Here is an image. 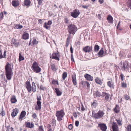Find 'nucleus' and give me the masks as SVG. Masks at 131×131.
<instances>
[{"label":"nucleus","instance_id":"nucleus-22","mask_svg":"<svg viewBox=\"0 0 131 131\" xmlns=\"http://www.w3.org/2000/svg\"><path fill=\"white\" fill-rule=\"evenodd\" d=\"M107 19L109 23L111 24L113 23V17L110 15H108Z\"/></svg>","mask_w":131,"mask_h":131},{"label":"nucleus","instance_id":"nucleus-4","mask_svg":"<svg viewBox=\"0 0 131 131\" xmlns=\"http://www.w3.org/2000/svg\"><path fill=\"white\" fill-rule=\"evenodd\" d=\"M77 27L74 25L71 24L68 26V30L70 34L74 35L77 31Z\"/></svg>","mask_w":131,"mask_h":131},{"label":"nucleus","instance_id":"nucleus-55","mask_svg":"<svg viewBox=\"0 0 131 131\" xmlns=\"http://www.w3.org/2000/svg\"><path fill=\"white\" fill-rule=\"evenodd\" d=\"M64 21L65 23H68L69 20L67 18H64Z\"/></svg>","mask_w":131,"mask_h":131},{"label":"nucleus","instance_id":"nucleus-30","mask_svg":"<svg viewBox=\"0 0 131 131\" xmlns=\"http://www.w3.org/2000/svg\"><path fill=\"white\" fill-rule=\"evenodd\" d=\"M12 5L16 7L19 5V3L17 1H13L12 2Z\"/></svg>","mask_w":131,"mask_h":131},{"label":"nucleus","instance_id":"nucleus-41","mask_svg":"<svg viewBox=\"0 0 131 131\" xmlns=\"http://www.w3.org/2000/svg\"><path fill=\"white\" fill-rule=\"evenodd\" d=\"M38 43V41L36 40L34 38L33 40L32 41V45L37 44Z\"/></svg>","mask_w":131,"mask_h":131},{"label":"nucleus","instance_id":"nucleus-40","mask_svg":"<svg viewBox=\"0 0 131 131\" xmlns=\"http://www.w3.org/2000/svg\"><path fill=\"white\" fill-rule=\"evenodd\" d=\"M24 57L21 56L20 53L19 54V61L20 62L21 60H24Z\"/></svg>","mask_w":131,"mask_h":131},{"label":"nucleus","instance_id":"nucleus-32","mask_svg":"<svg viewBox=\"0 0 131 131\" xmlns=\"http://www.w3.org/2000/svg\"><path fill=\"white\" fill-rule=\"evenodd\" d=\"M110 95L108 93L107 95L105 96V101L106 102H107L108 101V102L110 101V100H109V99L110 98ZM110 100H112V97L111 96L110 97Z\"/></svg>","mask_w":131,"mask_h":131},{"label":"nucleus","instance_id":"nucleus-58","mask_svg":"<svg viewBox=\"0 0 131 131\" xmlns=\"http://www.w3.org/2000/svg\"><path fill=\"white\" fill-rule=\"evenodd\" d=\"M71 59L72 61L74 62V59L73 56L72 54H71Z\"/></svg>","mask_w":131,"mask_h":131},{"label":"nucleus","instance_id":"nucleus-1","mask_svg":"<svg viewBox=\"0 0 131 131\" xmlns=\"http://www.w3.org/2000/svg\"><path fill=\"white\" fill-rule=\"evenodd\" d=\"M11 66V65L8 62L7 63L5 66V75L7 79L8 80H10L11 79L13 74Z\"/></svg>","mask_w":131,"mask_h":131},{"label":"nucleus","instance_id":"nucleus-24","mask_svg":"<svg viewBox=\"0 0 131 131\" xmlns=\"http://www.w3.org/2000/svg\"><path fill=\"white\" fill-rule=\"evenodd\" d=\"M29 37V35L28 33L25 32L22 35V38L24 40L28 39Z\"/></svg>","mask_w":131,"mask_h":131},{"label":"nucleus","instance_id":"nucleus-8","mask_svg":"<svg viewBox=\"0 0 131 131\" xmlns=\"http://www.w3.org/2000/svg\"><path fill=\"white\" fill-rule=\"evenodd\" d=\"M51 57L52 59L58 61H59V58L60 57L59 52L58 51H57V53H53L52 54Z\"/></svg>","mask_w":131,"mask_h":131},{"label":"nucleus","instance_id":"nucleus-57","mask_svg":"<svg viewBox=\"0 0 131 131\" xmlns=\"http://www.w3.org/2000/svg\"><path fill=\"white\" fill-rule=\"evenodd\" d=\"M47 23L48 24V25L50 26L52 24V22L51 20H49Z\"/></svg>","mask_w":131,"mask_h":131},{"label":"nucleus","instance_id":"nucleus-16","mask_svg":"<svg viewBox=\"0 0 131 131\" xmlns=\"http://www.w3.org/2000/svg\"><path fill=\"white\" fill-rule=\"evenodd\" d=\"M11 43L13 44L16 47H17L19 45V43L18 40L15 39H12Z\"/></svg>","mask_w":131,"mask_h":131},{"label":"nucleus","instance_id":"nucleus-36","mask_svg":"<svg viewBox=\"0 0 131 131\" xmlns=\"http://www.w3.org/2000/svg\"><path fill=\"white\" fill-rule=\"evenodd\" d=\"M32 91L33 92H35L36 91V86L35 85V83L34 82L32 83Z\"/></svg>","mask_w":131,"mask_h":131},{"label":"nucleus","instance_id":"nucleus-25","mask_svg":"<svg viewBox=\"0 0 131 131\" xmlns=\"http://www.w3.org/2000/svg\"><path fill=\"white\" fill-rule=\"evenodd\" d=\"M104 51L103 48H102L97 53V55L100 57H102L104 56Z\"/></svg>","mask_w":131,"mask_h":131},{"label":"nucleus","instance_id":"nucleus-23","mask_svg":"<svg viewBox=\"0 0 131 131\" xmlns=\"http://www.w3.org/2000/svg\"><path fill=\"white\" fill-rule=\"evenodd\" d=\"M35 108L37 110H40L41 108V102L40 101H38L37 102V105L35 106Z\"/></svg>","mask_w":131,"mask_h":131},{"label":"nucleus","instance_id":"nucleus-62","mask_svg":"<svg viewBox=\"0 0 131 131\" xmlns=\"http://www.w3.org/2000/svg\"><path fill=\"white\" fill-rule=\"evenodd\" d=\"M81 110L82 111H84L85 110V109L83 105H82L81 107Z\"/></svg>","mask_w":131,"mask_h":131},{"label":"nucleus","instance_id":"nucleus-5","mask_svg":"<svg viewBox=\"0 0 131 131\" xmlns=\"http://www.w3.org/2000/svg\"><path fill=\"white\" fill-rule=\"evenodd\" d=\"M104 112L102 110H99L97 112L94 113L92 112V115L93 117L95 119H99L103 117Z\"/></svg>","mask_w":131,"mask_h":131},{"label":"nucleus","instance_id":"nucleus-6","mask_svg":"<svg viewBox=\"0 0 131 131\" xmlns=\"http://www.w3.org/2000/svg\"><path fill=\"white\" fill-rule=\"evenodd\" d=\"M32 69L34 71L37 73L39 72L41 69L38 66V63L36 62H34L32 64Z\"/></svg>","mask_w":131,"mask_h":131},{"label":"nucleus","instance_id":"nucleus-50","mask_svg":"<svg viewBox=\"0 0 131 131\" xmlns=\"http://www.w3.org/2000/svg\"><path fill=\"white\" fill-rule=\"evenodd\" d=\"M125 100H128L129 99V96L127 94H126L125 95Z\"/></svg>","mask_w":131,"mask_h":131},{"label":"nucleus","instance_id":"nucleus-47","mask_svg":"<svg viewBox=\"0 0 131 131\" xmlns=\"http://www.w3.org/2000/svg\"><path fill=\"white\" fill-rule=\"evenodd\" d=\"M120 77L121 79V80L122 81H123L124 80V76L123 74L122 73H121L120 74Z\"/></svg>","mask_w":131,"mask_h":131},{"label":"nucleus","instance_id":"nucleus-20","mask_svg":"<svg viewBox=\"0 0 131 131\" xmlns=\"http://www.w3.org/2000/svg\"><path fill=\"white\" fill-rule=\"evenodd\" d=\"M95 81L96 83L100 85H101L102 84V82L101 79L98 77L95 78Z\"/></svg>","mask_w":131,"mask_h":131},{"label":"nucleus","instance_id":"nucleus-7","mask_svg":"<svg viewBox=\"0 0 131 131\" xmlns=\"http://www.w3.org/2000/svg\"><path fill=\"white\" fill-rule=\"evenodd\" d=\"M80 14L79 10L77 9H75L70 13L71 16L74 18H77Z\"/></svg>","mask_w":131,"mask_h":131},{"label":"nucleus","instance_id":"nucleus-64","mask_svg":"<svg viewBox=\"0 0 131 131\" xmlns=\"http://www.w3.org/2000/svg\"><path fill=\"white\" fill-rule=\"evenodd\" d=\"M13 128L12 127L9 128V129L10 131H14L13 130Z\"/></svg>","mask_w":131,"mask_h":131},{"label":"nucleus","instance_id":"nucleus-43","mask_svg":"<svg viewBox=\"0 0 131 131\" xmlns=\"http://www.w3.org/2000/svg\"><path fill=\"white\" fill-rule=\"evenodd\" d=\"M128 7L131 9V0H128L127 2Z\"/></svg>","mask_w":131,"mask_h":131},{"label":"nucleus","instance_id":"nucleus-61","mask_svg":"<svg viewBox=\"0 0 131 131\" xmlns=\"http://www.w3.org/2000/svg\"><path fill=\"white\" fill-rule=\"evenodd\" d=\"M0 114L2 116H3L5 115V113L4 111L3 110L0 113Z\"/></svg>","mask_w":131,"mask_h":131},{"label":"nucleus","instance_id":"nucleus-49","mask_svg":"<svg viewBox=\"0 0 131 131\" xmlns=\"http://www.w3.org/2000/svg\"><path fill=\"white\" fill-rule=\"evenodd\" d=\"M108 93H107L105 92H102V96L103 97L104 96L105 97V96H106Z\"/></svg>","mask_w":131,"mask_h":131},{"label":"nucleus","instance_id":"nucleus-3","mask_svg":"<svg viewBox=\"0 0 131 131\" xmlns=\"http://www.w3.org/2000/svg\"><path fill=\"white\" fill-rule=\"evenodd\" d=\"M65 115V113L63 110L56 112V115L57 117L58 121L60 122L63 119V118Z\"/></svg>","mask_w":131,"mask_h":131},{"label":"nucleus","instance_id":"nucleus-60","mask_svg":"<svg viewBox=\"0 0 131 131\" xmlns=\"http://www.w3.org/2000/svg\"><path fill=\"white\" fill-rule=\"evenodd\" d=\"M3 58V56L2 55V51L0 52V59Z\"/></svg>","mask_w":131,"mask_h":131},{"label":"nucleus","instance_id":"nucleus-42","mask_svg":"<svg viewBox=\"0 0 131 131\" xmlns=\"http://www.w3.org/2000/svg\"><path fill=\"white\" fill-rule=\"evenodd\" d=\"M116 121H117L118 125L119 126H121L122 125V121L120 119H116Z\"/></svg>","mask_w":131,"mask_h":131},{"label":"nucleus","instance_id":"nucleus-11","mask_svg":"<svg viewBox=\"0 0 131 131\" xmlns=\"http://www.w3.org/2000/svg\"><path fill=\"white\" fill-rule=\"evenodd\" d=\"M26 87L28 91L30 92L31 91L32 86L29 82L27 81L25 84Z\"/></svg>","mask_w":131,"mask_h":131},{"label":"nucleus","instance_id":"nucleus-52","mask_svg":"<svg viewBox=\"0 0 131 131\" xmlns=\"http://www.w3.org/2000/svg\"><path fill=\"white\" fill-rule=\"evenodd\" d=\"M6 50H5L4 52L3 53V58H6Z\"/></svg>","mask_w":131,"mask_h":131},{"label":"nucleus","instance_id":"nucleus-51","mask_svg":"<svg viewBox=\"0 0 131 131\" xmlns=\"http://www.w3.org/2000/svg\"><path fill=\"white\" fill-rule=\"evenodd\" d=\"M79 122L78 121H76L75 122V125L76 127H78L79 126Z\"/></svg>","mask_w":131,"mask_h":131},{"label":"nucleus","instance_id":"nucleus-45","mask_svg":"<svg viewBox=\"0 0 131 131\" xmlns=\"http://www.w3.org/2000/svg\"><path fill=\"white\" fill-rule=\"evenodd\" d=\"M91 103V105H92L94 106H96L97 105V102L95 100L94 101L93 103Z\"/></svg>","mask_w":131,"mask_h":131},{"label":"nucleus","instance_id":"nucleus-46","mask_svg":"<svg viewBox=\"0 0 131 131\" xmlns=\"http://www.w3.org/2000/svg\"><path fill=\"white\" fill-rule=\"evenodd\" d=\"M121 86L123 88H126L127 86V84L125 83L124 82H122Z\"/></svg>","mask_w":131,"mask_h":131},{"label":"nucleus","instance_id":"nucleus-34","mask_svg":"<svg viewBox=\"0 0 131 131\" xmlns=\"http://www.w3.org/2000/svg\"><path fill=\"white\" fill-rule=\"evenodd\" d=\"M67 76V73L66 72H64L62 74V78L63 80H64Z\"/></svg>","mask_w":131,"mask_h":131},{"label":"nucleus","instance_id":"nucleus-29","mask_svg":"<svg viewBox=\"0 0 131 131\" xmlns=\"http://www.w3.org/2000/svg\"><path fill=\"white\" fill-rule=\"evenodd\" d=\"M51 83L53 85L56 86V85H59V83L58 80H55L53 79Z\"/></svg>","mask_w":131,"mask_h":131},{"label":"nucleus","instance_id":"nucleus-10","mask_svg":"<svg viewBox=\"0 0 131 131\" xmlns=\"http://www.w3.org/2000/svg\"><path fill=\"white\" fill-rule=\"evenodd\" d=\"M83 50L86 53H90L92 51V48L91 46H86L83 48Z\"/></svg>","mask_w":131,"mask_h":131},{"label":"nucleus","instance_id":"nucleus-15","mask_svg":"<svg viewBox=\"0 0 131 131\" xmlns=\"http://www.w3.org/2000/svg\"><path fill=\"white\" fill-rule=\"evenodd\" d=\"M84 77L86 80L88 81H92L93 80V77L88 74H85Z\"/></svg>","mask_w":131,"mask_h":131},{"label":"nucleus","instance_id":"nucleus-17","mask_svg":"<svg viewBox=\"0 0 131 131\" xmlns=\"http://www.w3.org/2000/svg\"><path fill=\"white\" fill-rule=\"evenodd\" d=\"M19 110L17 108L14 109L11 114V115L12 117H14L18 113Z\"/></svg>","mask_w":131,"mask_h":131},{"label":"nucleus","instance_id":"nucleus-38","mask_svg":"<svg viewBox=\"0 0 131 131\" xmlns=\"http://www.w3.org/2000/svg\"><path fill=\"white\" fill-rule=\"evenodd\" d=\"M51 125L52 126H55L56 125V120L54 118H53L52 119Z\"/></svg>","mask_w":131,"mask_h":131},{"label":"nucleus","instance_id":"nucleus-33","mask_svg":"<svg viewBox=\"0 0 131 131\" xmlns=\"http://www.w3.org/2000/svg\"><path fill=\"white\" fill-rule=\"evenodd\" d=\"M24 3L25 5L29 6L31 2L29 0H25Z\"/></svg>","mask_w":131,"mask_h":131},{"label":"nucleus","instance_id":"nucleus-27","mask_svg":"<svg viewBox=\"0 0 131 131\" xmlns=\"http://www.w3.org/2000/svg\"><path fill=\"white\" fill-rule=\"evenodd\" d=\"M51 67L52 71H56L57 69V67L56 66L55 64L52 63L50 65Z\"/></svg>","mask_w":131,"mask_h":131},{"label":"nucleus","instance_id":"nucleus-14","mask_svg":"<svg viewBox=\"0 0 131 131\" xmlns=\"http://www.w3.org/2000/svg\"><path fill=\"white\" fill-rule=\"evenodd\" d=\"M72 82L74 86L77 84V80L76 78V75L75 73H73L72 76Z\"/></svg>","mask_w":131,"mask_h":131},{"label":"nucleus","instance_id":"nucleus-53","mask_svg":"<svg viewBox=\"0 0 131 131\" xmlns=\"http://www.w3.org/2000/svg\"><path fill=\"white\" fill-rule=\"evenodd\" d=\"M73 126L71 124H70L68 126L69 129L70 130H71Z\"/></svg>","mask_w":131,"mask_h":131},{"label":"nucleus","instance_id":"nucleus-2","mask_svg":"<svg viewBox=\"0 0 131 131\" xmlns=\"http://www.w3.org/2000/svg\"><path fill=\"white\" fill-rule=\"evenodd\" d=\"M119 66L121 70L127 72H130V66L128 63L126 61L123 62L121 61L120 62Z\"/></svg>","mask_w":131,"mask_h":131},{"label":"nucleus","instance_id":"nucleus-13","mask_svg":"<svg viewBox=\"0 0 131 131\" xmlns=\"http://www.w3.org/2000/svg\"><path fill=\"white\" fill-rule=\"evenodd\" d=\"M82 84L84 88L89 89L90 88V84L87 81H82Z\"/></svg>","mask_w":131,"mask_h":131},{"label":"nucleus","instance_id":"nucleus-59","mask_svg":"<svg viewBox=\"0 0 131 131\" xmlns=\"http://www.w3.org/2000/svg\"><path fill=\"white\" fill-rule=\"evenodd\" d=\"M32 117L35 118H36L37 117V115L36 113L33 114L32 115Z\"/></svg>","mask_w":131,"mask_h":131},{"label":"nucleus","instance_id":"nucleus-35","mask_svg":"<svg viewBox=\"0 0 131 131\" xmlns=\"http://www.w3.org/2000/svg\"><path fill=\"white\" fill-rule=\"evenodd\" d=\"M100 49L99 46L97 45H95L94 47V51L96 52L98 51Z\"/></svg>","mask_w":131,"mask_h":131},{"label":"nucleus","instance_id":"nucleus-12","mask_svg":"<svg viewBox=\"0 0 131 131\" xmlns=\"http://www.w3.org/2000/svg\"><path fill=\"white\" fill-rule=\"evenodd\" d=\"M112 127L113 131H119L118 125L116 122H113Z\"/></svg>","mask_w":131,"mask_h":131},{"label":"nucleus","instance_id":"nucleus-48","mask_svg":"<svg viewBox=\"0 0 131 131\" xmlns=\"http://www.w3.org/2000/svg\"><path fill=\"white\" fill-rule=\"evenodd\" d=\"M90 6L89 4H88V5H83L82 6L83 8L85 9H87L88 7Z\"/></svg>","mask_w":131,"mask_h":131},{"label":"nucleus","instance_id":"nucleus-28","mask_svg":"<svg viewBox=\"0 0 131 131\" xmlns=\"http://www.w3.org/2000/svg\"><path fill=\"white\" fill-rule=\"evenodd\" d=\"M111 81H108L107 82L108 86L110 88H113L114 86V83L112 82V79H111Z\"/></svg>","mask_w":131,"mask_h":131},{"label":"nucleus","instance_id":"nucleus-44","mask_svg":"<svg viewBox=\"0 0 131 131\" xmlns=\"http://www.w3.org/2000/svg\"><path fill=\"white\" fill-rule=\"evenodd\" d=\"M44 27L46 29H50V26L49 25H48V24L46 22H45V23Z\"/></svg>","mask_w":131,"mask_h":131},{"label":"nucleus","instance_id":"nucleus-9","mask_svg":"<svg viewBox=\"0 0 131 131\" xmlns=\"http://www.w3.org/2000/svg\"><path fill=\"white\" fill-rule=\"evenodd\" d=\"M98 127L102 131H106L107 129L106 124L104 123L98 124Z\"/></svg>","mask_w":131,"mask_h":131},{"label":"nucleus","instance_id":"nucleus-63","mask_svg":"<svg viewBox=\"0 0 131 131\" xmlns=\"http://www.w3.org/2000/svg\"><path fill=\"white\" fill-rule=\"evenodd\" d=\"M41 97L39 96V97L37 96V100L38 101H40L41 100Z\"/></svg>","mask_w":131,"mask_h":131},{"label":"nucleus","instance_id":"nucleus-21","mask_svg":"<svg viewBox=\"0 0 131 131\" xmlns=\"http://www.w3.org/2000/svg\"><path fill=\"white\" fill-rule=\"evenodd\" d=\"M25 125L26 127L30 128H32L34 127V124L32 123L30 124V122H26Z\"/></svg>","mask_w":131,"mask_h":131},{"label":"nucleus","instance_id":"nucleus-39","mask_svg":"<svg viewBox=\"0 0 131 131\" xmlns=\"http://www.w3.org/2000/svg\"><path fill=\"white\" fill-rule=\"evenodd\" d=\"M126 131H131V124H129L127 126L126 129Z\"/></svg>","mask_w":131,"mask_h":131},{"label":"nucleus","instance_id":"nucleus-18","mask_svg":"<svg viewBox=\"0 0 131 131\" xmlns=\"http://www.w3.org/2000/svg\"><path fill=\"white\" fill-rule=\"evenodd\" d=\"M52 88L54 90V91L56 93L57 96H60L61 95L62 93V92L60 91L58 88H54L53 86H52Z\"/></svg>","mask_w":131,"mask_h":131},{"label":"nucleus","instance_id":"nucleus-56","mask_svg":"<svg viewBox=\"0 0 131 131\" xmlns=\"http://www.w3.org/2000/svg\"><path fill=\"white\" fill-rule=\"evenodd\" d=\"M73 115L74 116V117L77 118V114L75 112L73 113Z\"/></svg>","mask_w":131,"mask_h":131},{"label":"nucleus","instance_id":"nucleus-37","mask_svg":"<svg viewBox=\"0 0 131 131\" xmlns=\"http://www.w3.org/2000/svg\"><path fill=\"white\" fill-rule=\"evenodd\" d=\"M94 95L95 97H99L101 96V94L99 92L97 91L94 94Z\"/></svg>","mask_w":131,"mask_h":131},{"label":"nucleus","instance_id":"nucleus-26","mask_svg":"<svg viewBox=\"0 0 131 131\" xmlns=\"http://www.w3.org/2000/svg\"><path fill=\"white\" fill-rule=\"evenodd\" d=\"M26 114V112L25 111H23L21 112L19 117V119L21 120L22 119L25 117Z\"/></svg>","mask_w":131,"mask_h":131},{"label":"nucleus","instance_id":"nucleus-54","mask_svg":"<svg viewBox=\"0 0 131 131\" xmlns=\"http://www.w3.org/2000/svg\"><path fill=\"white\" fill-rule=\"evenodd\" d=\"M3 17V13L1 12L0 13V18L2 19Z\"/></svg>","mask_w":131,"mask_h":131},{"label":"nucleus","instance_id":"nucleus-19","mask_svg":"<svg viewBox=\"0 0 131 131\" xmlns=\"http://www.w3.org/2000/svg\"><path fill=\"white\" fill-rule=\"evenodd\" d=\"M113 111L115 113L117 114L120 111V108L118 105H116Z\"/></svg>","mask_w":131,"mask_h":131},{"label":"nucleus","instance_id":"nucleus-31","mask_svg":"<svg viewBox=\"0 0 131 131\" xmlns=\"http://www.w3.org/2000/svg\"><path fill=\"white\" fill-rule=\"evenodd\" d=\"M11 101L12 103H14L16 102L17 100L15 96L13 95L12 96Z\"/></svg>","mask_w":131,"mask_h":131}]
</instances>
